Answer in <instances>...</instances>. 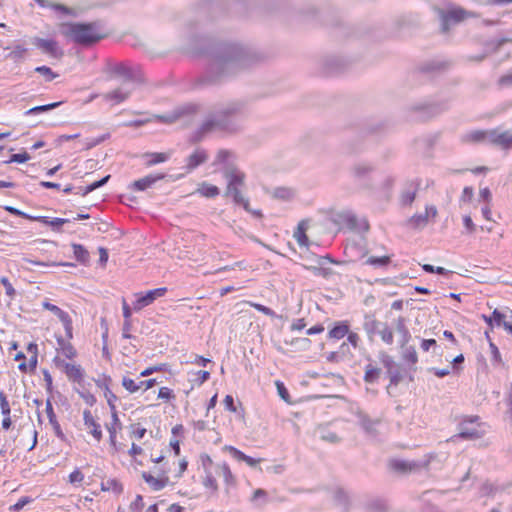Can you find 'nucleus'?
I'll list each match as a JSON object with an SVG mask.
<instances>
[{
	"mask_svg": "<svg viewBox=\"0 0 512 512\" xmlns=\"http://www.w3.org/2000/svg\"><path fill=\"white\" fill-rule=\"evenodd\" d=\"M218 470L220 474L224 477V481L226 482L227 485H232L235 483V478L228 464L223 463L222 465L218 466Z\"/></svg>",
	"mask_w": 512,
	"mask_h": 512,
	"instance_id": "nucleus-44",
	"label": "nucleus"
},
{
	"mask_svg": "<svg viewBox=\"0 0 512 512\" xmlns=\"http://www.w3.org/2000/svg\"><path fill=\"white\" fill-rule=\"evenodd\" d=\"M72 248L76 260L85 264L89 259V252L81 244H72Z\"/></svg>",
	"mask_w": 512,
	"mask_h": 512,
	"instance_id": "nucleus-39",
	"label": "nucleus"
},
{
	"mask_svg": "<svg viewBox=\"0 0 512 512\" xmlns=\"http://www.w3.org/2000/svg\"><path fill=\"white\" fill-rule=\"evenodd\" d=\"M130 94V91H124L121 88H117L111 92L103 94V100L109 103L110 106H114L126 101Z\"/></svg>",
	"mask_w": 512,
	"mask_h": 512,
	"instance_id": "nucleus-14",
	"label": "nucleus"
},
{
	"mask_svg": "<svg viewBox=\"0 0 512 512\" xmlns=\"http://www.w3.org/2000/svg\"><path fill=\"white\" fill-rule=\"evenodd\" d=\"M65 373L69 380L75 384L84 382L83 371L80 365L65 364Z\"/></svg>",
	"mask_w": 512,
	"mask_h": 512,
	"instance_id": "nucleus-22",
	"label": "nucleus"
},
{
	"mask_svg": "<svg viewBox=\"0 0 512 512\" xmlns=\"http://www.w3.org/2000/svg\"><path fill=\"white\" fill-rule=\"evenodd\" d=\"M320 438L323 441L329 442V443H338L340 441V438L335 432L332 431H321Z\"/></svg>",
	"mask_w": 512,
	"mask_h": 512,
	"instance_id": "nucleus-59",
	"label": "nucleus"
},
{
	"mask_svg": "<svg viewBox=\"0 0 512 512\" xmlns=\"http://www.w3.org/2000/svg\"><path fill=\"white\" fill-rule=\"evenodd\" d=\"M396 331L401 335L400 346L408 344L411 339V334L406 327V320L402 316L396 320Z\"/></svg>",
	"mask_w": 512,
	"mask_h": 512,
	"instance_id": "nucleus-26",
	"label": "nucleus"
},
{
	"mask_svg": "<svg viewBox=\"0 0 512 512\" xmlns=\"http://www.w3.org/2000/svg\"><path fill=\"white\" fill-rule=\"evenodd\" d=\"M207 66L199 81L204 85H218L235 77L258 62L250 48L234 42L211 44L206 50Z\"/></svg>",
	"mask_w": 512,
	"mask_h": 512,
	"instance_id": "nucleus-1",
	"label": "nucleus"
},
{
	"mask_svg": "<svg viewBox=\"0 0 512 512\" xmlns=\"http://www.w3.org/2000/svg\"><path fill=\"white\" fill-rule=\"evenodd\" d=\"M491 315H492L493 324L498 327H500V326L504 327V324H510L509 322L505 321V314L500 312L498 309H495Z\"/></svg>",
	"mask_w": 512,
	"mask_h": 512,
	"instance_id": "nucleus-55",
	"label": "nucleus"
},
{
	"mask_svg": "<svg viewBox=\"0 0 512 512\" xmlns=\"http://www.w3.org/2000/svg\"><path fill=\"white\" fill-rule=\"evenodd\" d=\"M102 491H112L115 495L123 492V486L117 479H107L101 482Z\"/></svg>",
	"mask_w": 512,
	"mask_h": 512,
	"instance_id": "nucleus-31",
	"label": "nucleus"
},
{
	"mask_svg": "<svg viewBox=\"0 0 512 512\" xmlns=\"http://www.w3.org/2000/svg\"><path fill=\"white\" fill-rule=\"evenodd\" d=\"M147 157L150 158L148 160V165L162 163L168 159V155L166 153H149L147 154Z\"/></svg>",
	"mask_w": 512,
	"mask_h": 512,
	"instance_id": "nucleus-51",
	"label": "nucleus"
},
{
	"mask_svg": "<svg viewBox=\"0 0 512 512\" xmlns=\"http://www.w3.org/2000/svg\"><path fill=\"white\" fill-rule=\"evenodd\" d=\"M381 362L384 365V367L387 369V371H391L395 369V362L391 356H389L386 353L381 354Z\"/></svg>",
	"mask_w": 512,
	"mask_h": 512,
	"instance_id": "nucleus-63",
	"label": "nucleus"
},
{
	"mask_svg": "<svg viewBox=\"0 0 512 512\" xmlns=\"http://www.w3.org/2000/svg\"><path fill=\"white\" fill-rule=\"evenodd\" d=\"M32 499L28 496L21 497L14 505L10 507V511H20L26 506L27 504L31 503Z\"/></svg>",
	"mask_w": 512,
	"mask_h": 512,
	"instance_id": "nucleus-60",
	"label": "nucleus"
},
{
	"mask_svg": "<svg viewBox=\"0 0 512 512\" xmlns=\"http://www.w3.org/2000/svg\"><path fill=\"white\" fill-rule=\"evenodd\" d=\"M0 283L4 286L6 295L13 299L16 295V291L10 283L9 279L7 277H1Z\"/></svg>",
	"mask_w": 512,
	"mask_h": 512,
	"instance_id": "nucleus-57",
	"label": "nucleus"
},
{
	"mask_svg": "<svg viewBox=\"0 0 512 512\" xmlns=\"http://www.w3.org/2000/svg\"><path fill=\"white\" fill-rule=\"evenodd\" d=\"M30 158H31L30 155L26 151H23L22 153L12 154L10 156V159L4 161L3 163L4 164H9V163H12V162H14V163H25L28 160H30Z\"/></svg>",
	"mask_w": 512,
	"mask_h": 512,
	"instance_id": "nucleus-49",
	"label": "nucleus"
},
{
	"mask_svg": "<svg viewBox=\"0 0 512 512\" xmlns=\"http://www.w3.org/2000/svg\"><path fill=\"white\" fill-rule=\"evenodd\" d=\"M46 413H47V417L49 419V423L53 427L55 435L59 439L64 441L65 440V435H64V433H63V431H62V429L60 427L59 422L56 419V415H55V412H54V409H53V406H52V403H51L50 399L46 400Z\"/></svg>",
	"mask_w": 512,
	"mask_h": 512,
	"instance_id": "nucleus-18",
	"label": "nucleus"
},
{
	"mask_svg": "<svg viewBox=\"0 0 512 512\" xmlns=\"http://www.w3.org/2000/svg\"><path fill=\"white\" fill-rule=\"evenodd\" d=\"M436 12L443 33H447L451 26L461 23L470 15V12L462 7H453L451 9L437 8Z\"/></svg>",
	"mask_w": 512,
	"mask_h": 512,
	"instance_id": "nucleus-6",
	"label": "nucleus"
},
{
	"mask_svg": "<svg viewBox=\"0 0 512 512\" xmlns=\"http://www.w3.org/2000/svg\"><path fill=\"white\" fill-rule=\"evenodd\" d=\"M250 502L258 508L265 506L269 502L267 491L261 488L256 489L250 498Z\"/></svg>",
	"mask_w": 512,
	"mask_h": 512,
	"instance_id": "nucleus-28",
	"label": "nucleus"
},
{
	"mask_svg": "<svg viewBox=\"0 0 512 512\" xmlns=\"http://www.w3.org/2000/svg\"><path fill=\"white\" fill-rule=\"evenodd\" d=\"M390 263H391L390 256H382V257L371 256L365 262V264H367V265L380 266V267H386Z\"/></svg>",
	"mask_w": 512,
	"mask_h": 512,
	"instance_id": "nucleus-42",
	"label": "nucleus"
},
{
	"mask_svg": "<svg viewBox=\"0 0 512 512\" xmlns=\"http://www.w3.org/2000/svg\"><path fill=\"white\" fill-rule=\"evenodd\" d=\"M326 72L328 74H333L341 71V62L337 58L327 59L325 62Z\"/></svg>",
	"mask_w": 512,
	"mask_h": 512,
	"instance_id": "nucleus-46",
	"label": "nucleus"
},
{
	"mask_svg": "<svg viewBox=\"0 0 512 512\" xmlns=\"http://www.w3.org/2000/svg\"><path fill=\"white\" fill-rule=\"evenodd\" d=\"M142 477L145 480V482L148 483L154 491H159V490L163 489L169 481L168 477L158 479L147 472H143Z\"/></svg>",
	"mask_w": 512,
	"mask_h": 512,
	"instance_id": "nucleus-27",
	"label": "nucleus"
},
{
	"mask_svg": "<svg viewBox=\"0 0 512 512\" xmlns=\"http://www.w3.org/2000/svg\"><path fill=\"white\" fill-rule=\"evenodd\" d=\"M427 223H428V217H427V214H425V213L413 215L409 219V224L413 228L424 227V226H426Z\"/></svg>",
	"mask_w": 512,
	"mask_h": 512,
	"instance_id": "nucleus-43",
	"label": "nucleus"
},
{
	"mask_svg": "<svg viewBox=\"0 0 512 512\" xmlns=\"http://www.w3.org/2000/svg\"><path fill=\"white\" fill-rule=\"evenodd\" d=\"M380 325L381 323L375 319L374 315H365L363 327L370 337L378 332Z\"/></svg>",
	"mask_w": 512,
	"mask_h": 512,
	"instance_id": "nucleus-30",
	"label": "nucleus"
},
{
	"mask_svg": "<svg viewBox=\"0 0 512 512\" xmlns=\"http://www.w3.org/2000/svg\"><path fill=\"white\" fill-rule=\"evenodd\" d=\"M32 43L38 49H41L44 53H47L54 58L60 59L63 56V51L59 48L58 43L53 39L34 37Z\"/></svg>",
	"mask_w": 512,
	"mask_h": 512,
	"instance_id": "nucleus-8",
	"label": "nucleus"
},
{
	"mask_svg": "<svg viewBox=\"0 0 512 512\" xmlns=\"http://www.w3.org/2000/svg\"><path fill=\"white\" fill-rule=\"evenodd\" d=\"M474 420L460 424L458 436L466 440H474L482 437V433L475 427H472Z\"/></svg>",
	"mask_w": 512,
	"mask_h": 512,
	"instance_id": "nucleus-16",
	"label": "nucleus"
},
{
	"mask_svg": "<svg viewBox=\"0 0 512 512\" xmlns=\"http://www.w3.org/2000/svg\"><path fill=\"white\" fill-rule=\"evenodd\" d=\"M58 27L63 37L78 46L91 47L96 44L95 22H62Z\"/></svg>",
	"mask_w": 512,
	"mask_h": 512,
	"instance_id": "nucleus-3",
	"label": "nucleus"
},
{
	"mask_svg": "<svg viewBox=\"0 0 512 512\" xmlns=\"http://www.w3.org/2000/svg\"><path fill=\"white\" fill-rule=\"evenodd\" d=\"M306 230H307L306 221H301L298 224L297 230L294 232V237L296 238V240L300 246L307 247L309 244V239H308V236L306 235Z\"/></svg>",
	"mask_w": 512,
	"mask_h": 512,
	"instance_id": "nucleus-32",
	"label": "nucleus"
},
{
	"mask_svg": "<svg viewBox=\"0 0 512 512\" xmlns=\"http://www.w3.org/2000/svg\"><path fill=\"white\" fill-rule=\"evenodd\" d=\"M349 333V326L344 322L337 323L330 331L329 337L335 339H341Z\"/></svg>",
	"mask_w": 512,
	"mask_h": 512,
	"instance_id": "nucleus-36",
	"label": "nucleus"
},
{
	"mask_svg": "<svg viewBox=\"0 0 512 512\" xmlns=\"http://www.w3.org/2000/svg\"><path fill=\"white\" fill-rule=\"evenodd\" d=\"M350 171L356 181H366L374 171V166L368 162H358L351 167Z\"/></svg>",
	"mask_w": 512,
	"mask_h": 512,
	"instance_id": "nucleus-12",
	"label": "nucleus"
},
{
	"mask_svg": "<svg viewBox=\"0 0 512 512\" xmlns=\"http://www.w3.org/2000/svg\"><path fill=\"white\" fill-rule=\"evenodd\" d=\"M84 425L89 429V433L96 438V420L91 411L86 409L83 412Z\"/></svg>",
	"mask_w": 512,
	"mask_h": 512,
	"instance_id": "nucleus-40",
	"label": "nucleus"
},
{
	"mask_svg": "<svg viewBox=\"0 0 512 512\" xmlns=\"http://www.w3.org/2000/svg\"><path fill=\"white\" fill-rule=\"evenodd\" d=\"M390 466L393 470L400 473L411 472L420 467V465L416 462H409L404 460H393L391 461Z\"/></svg>",
	"mask_w": 512,
	"mask_h": 512,
	"instance_id": "nucleus-23",
	"label": "nucleus"
},
{
	"mask_svg": "<svg viewBox=\"0 0 512 512\" xmlns=\"http://www.w3.org/2000/svg\"><path fill=\"white\" fill-rule=\"evenodd\" d=\"M381 374V369L372 366L371 364L366 365L364 381L369 384H373L378 381Z\"/></svg>",
	"mask_w": 512,
	"mask_h": 512,
	"instance_id": "nucleus-35",
	"label": "nucleus"
},
{
	"mask_svg": "<svg viewBox=\"0 0 512 512\" xmlns=\"http://www.w3.org/2000/svg\"><path fill=\"white\" fill-rule=\"evenodd\" d=\"M74 389L87 405L92 406L96 401L94 395L86 387L85 381L77 383Z\"/></svg>",
	"mask_w": 512,
	"mask_h": 512,
	"instance_id": "nucleus-29",
	"label": "nucleus"
},
{
	"mask_svg": "<svg viewBox=\"0 0 512 512\" xmlns=\"http://www.w3.org/2000/svg\"><path fill=\"white\" fill-rule=\"evenodd\" d=\"M368 512H387V505L383 500H373L367 504Z\"/></svg>",
	"mask_w": 512,
	"mask_h": 512,
	"instance_id": "nucleus-45",
	"label": "nucleus"
},
{
	"mask_svg": "<svg viewBox=\"0 0 512 512\" xmlns=\"http://www.w3.org/2000/svg\"><path fill=\"white\" fill-rule=\"evenodd\" d=\"M305 269L310 270L315 276H321L323 278H329L333 274L331 268H325L323 266H304Z\"/></svg>",
	"mask_w": 512,
	"mask_h": 512,
	"instance_id": "nucleus-41",
	"label": "nucleus"
},
{
	"mask_svg": "<svg viewBox=\"0 0 512 512\" xmlns=\"http://www.w3.org/2000/svg\"><path fill=\"white\" fill-rule=\"evenodd\" d=\"M449 109L448 100L437 102H421L410 106V119L414 121H427Z\"/></svg>",
	"mask_w": 512,
	"mask_h": 512,
	"instance_id": "nucleus-5",
	"label": "nucleus"
},
{
	"mask_svg": "<svg viewBox=\"0 0 512 512\" xmlns=\"http://www.w3.org/2000/svg\"><path fill=\"white\" fill-rule=\"evenodd\" d=\"M35 72L45 76L46 81L48 82L58 77V74L53 72L48 66H38L35 68Z\"/></svg>",
	"mask_w": 512,
	"mask_h": 512,
	"instance_id": "nucleus-48",
	"label": "nucleus"
},
{
	"mask_svg": "<svg viewBox=\"0 0 512 512\" xmlns=\"http://www.w3.org/2000/svg\"><path fill=\"white\" fill-rule=\"evenodd\" d=\"M60 321L63 323L66 337L68 339H72L73 338V332H72L73 327H72V320H71L70 316L67 314L62 319H60Z\"/></svg>",
	"mask_w": 512,
	"mask_h": 512,
	"instance_id": "nucleus-56",
	"label": "nucleus"
},
{
	"mask_svg": "<svg viewBox=\"0 0 512 512\" xmlns=\"http://www.w3.org/2000/svg\"><path fill=\"white\" fill-rule=\"evenodd\" d=\"M207 160V152L204 149L198 148L190 156L187 157L185 168L188 172H191L198 166L204 164Z\"/></svg>",
	"mask_w": 512,
	"mask_h": 512,
	"instance_id": "nucleus-13",
	"label": "nucleus"
},
{
	"mask_svg": "<svg viewBox=\"0 0 512 512\" xmlns=\"http://www.w3.org/2000/svg\"><path fill=\"white\" fill-rule=\"evenodd\" d=\"M0 408L3 416H8L11 413V408L5 393L0 390Z\"/></svg>",
	"mask_w": 512,
	"mask_h": 512,
	"instance_id": "nucleus-52",
	"label": "nucleus"
},
{
	"mask_svg": "<svg viewBox=\"0 0 512 512\" xmlns=\"http://www.w3.org/2000/svg\"><path fill=\"white\" fill-rule=\"evenodd\" d=\"M166 291L167 288L163 287L149 290L145 294H135L136 300L133 302V309L135 311L142 310L144 307L152 304L157 298L164 296Z\"/></svg>",
	"mask_w": 512,
	"mask_h": 512,
	"instance_id": "nucleus-7",
	"label": "nucleus"
},
{
	"mask_svg": "<svg viewBox=\"0 0 512 512\" xmlns=\"http://www.w3.org/2000/svg\"><path fill=\"white\" fill-rule=\"evenodd\" d=\"M163 178V174L148 175L131 183L130 188L136 191H145L146 189L150 188L153 184H155L157 181Z\"/></svg>",
	"mask_w": 512,
	"mask_h": 512,
	"instance_id": "nucleus-15",
	"label": "nucleus"
},
{
	"mask_svg": "<svg viewBox=\"0 0 512 512\" xmlns=\"http://www.w3.org/2000/svg\"><path fill=\"white\" fill-rule=\"evenodd\" d=\"M223 176L227 180V185L243 186L245 174L240 171L234 164L227 163L223 168Z\"/></svg>",
	"mask_w": 512,
	"mask_h": 512,
	"instance_id": "nucleus-9",
	"label": "nucleus"
},
{
	"mask_svg": "<svg viewBox=\"0 0 512 512\" xmlns=\"http://www.w3.org/2000/svg\"><path fill=\"white\" fill-rule=\"evenodd\" d=\"M271 195L275 199L288 201L293 197L294 193H293L292 189H290L288 187H277V188L273 189V191L271 192Z\"/></svg>",
	"mask_w": 512,
	"mask_h": 512,
	"instance_id": "nucleus-37",
	"label": "nucleus"
},
{
	"mask_svg": "<svg viewBox=\"0 0 512 512\" xmlns=\"http://www.w3.org/2000/svg\"><path fill=\"white\" fill-rule=\"evenodd\" d=\"M226 449L231 453V455L235 459H237L239 461H244L250 467H255L260 462V459L252 458V457L244 454L242 451L238 450L237 448H235L233 446H226Z\"/></svg>",
	"mask_w": 512,
	"mask_h": 512,
	"instance_id": "nucleus-25",
	"label": "nucleus"
},
{
	"mask_svg": "<svg viewBox=\"0 0 512 512\" xmlns=\"http://www.w3.org/2000/svg\"><path fill=\"white\" fill-rule=\"evenodd\" d=\"M486 139L489 140V130H472L461 137L463 143H482Z\"/></svg>",
	"mask_w": 512,
	"mask_h": 512,
	"instance_id": "nucleus-19",
	"label": "nucleus"
},
{
	"mask_svg": "<svg viewBox=\"0 0 512 512\" xmlns=\"http://www.w3.org/2000/svg\"><path fill=\"white\" fill-rule=\"evenodd\" d=\"M387 375L390 379V385H398L402 381V374L398 369L387 371Z\"/></svg>",
	"mask_w": 512,
	"mask_h": 512,
	"instance_id": "nucleus-61",
	"label": "nucleus"
},
{
	"mask_svg": "<svg viewBox=\"0 0 512 512\" xmlns=\"http://www.w3.org/2000/svg\"><path fill=\"white\" fill-rule=\"evenodd\" d=\"M202 196L207 198H213L220 194V190L217 186L208 183H203L197 190Z\"/></svg>",
	"mask_w": 512,
	"mask_h": 512,
	"instance_id": "nucleus-38",
	"label": "nucleus"
},
{
	"mask_svg": "<svg viewBox=\"0 0 512 512\" xmlns=\"http://www.w3.org/2000/svg\"><path fill=\"white\" fill-rule=\"evenodd\" d=\"M489 142L508 150L512 148V134L509 131L498 133L496 129L489 130Z\"/></svg>",
	"mask_w": 512,
	"mask_h": 512,
	"instance_id": "nucleus-11",
	"label": "nucleus"
},
{
	"mask_svg": "<svg viewBox=\"0 0 512 512\" xmlns=\"http://www.w3.org/2000/svg\"><path fill=\"white\" fill-rule=\"evenodd\" d=\"M62 104H63V101H58V102H53V103H49V104H45V105L35 106V107H32V108L28 109L27 111H25L24 114L25 115H36L39 113L48 112V111H51V110L59 107Z\"/></svg>",
	"mask_w": 512,
	"mask_h": 512,
	"instance_id": "nucleus-33",
	"label": "nucleus"
},
{
	"mask_svg": "<svg viewBox=\"0 0 512 512\" xmlns=\"http://www.w3.org/2000/svg\"><path fill=\"white\" fill-rule=\"evenodd\" d=\"M232 156V152L229 151V150H226V149H221L218 151L217 155H216V159L214 161V165H217V164H227L229 163L228 162V159Z\"/></svg>",
	"mask_w": 512,
	"mask_h": 512,
	"instance_id": "nucleus-50",
	"label": "nucleus"
},
{
	"mask_svg": "<svg viewBox=\"0 0 512 512\" xmlns=\"http://www.w3.org/2000/svg\"><path fill=\"white\" fill-rule=\"evenodd\" d=\"M122 386L130 393H135L141 388V385H139V383L136 384L134 380L128 377H123Z\"/></svg>",
	"mask_w": 512,
	"mask_h": 512,
	"instance_id": "nucleus-53",
	"label": "nucleus"
},
{
	"mask_svg": "<svg viewBox=\"0 0 512 512\" xmlns=\"http://www.w3.org/2000/svg\"><path fill=\"white\" fill-rule=\"evenodd\" d=\"M43 307L45 309L51 311L52 313H54L56 316H58L59 319H62L65 315L68 314L65 311H63L61 308H59L58 306L51 304L49 302H44Z\"/></svg>",
	"mask_w": 512,
	"mask_h": 512,
	"instance_id": "nucleus-58",
	"label": "nucleus"
},
{
	"mask_svg": "<svg viewBox=\"0 0 512 512\" xmlns=\"http://www.w3.org/2000/svg\"><path fill=\"white\" fill-rule=\"evenodd\" d=\"M239 187L240 186L227 185L225 195L232 196L233 201L236 204L241 205L245 209V211H250L249 201L242 196Z\"/></svg>",
	"mask_w": 512,
	"mask_h": 512,
	"instance_id": "nucleus-21",
	"label": "nucleus"
},
{
	"mask_svg": "<svg viewBox=\"0 0 512 512\" xmlns=\"http://www.w3.org/2000/svg\"><path fill=\"white\" fill-rule=\"evenodd\" d=\"M420 183L421 181L420 180H415V181H411L409 183V186L412 188L411 190H405L402 192V195H401V202L403 205H411L414 200H415V197H416V192L420 186Z\"/></svg>",
	"mask_w": 512,
	"mask_h": 512,
	"instance_id": "nucleus-24",
	"label": "nucleus"
},
{
	"mask_svg": "<svg viewBox=\"0 0 512 512\" xmlns=\"http://www.w3.org/2000/svg\"><path fill=\"white\" fill-rule=\"evenodd\" d=\"M498 85L500 87H510L512 86V72H509L505 75H502L498 80Z\"/></svg>",
	"mask_w": 512,
	"mask_h": 512,
	"instance_id": "nucleus-64",
	"label": "nucleus"
},
{
	"mask_svg": "<svg viewBox=\"0 0 512 512\" xmlns=\"http://www.w3.org/2000/svg\"><path fill=\"white\" fill-rule=\"evenodd\" d=\"M402 349V359L411 365H415L418 362L417 352L414 346H401Z\"/></svg>",
	"mask_w": 512,
	"mask_h": 512,
	"instance_id": "nucleus-34",
	"label": "nucleus"
},
{
	"mask_svg": "<svg viewBox=\"0 0 512 512\" xmlns=\"http://www.w3.org/2000/svg\"><path fill=\"white\" fill-rule=\"evenodd\" d=\"M70 220L69 219H65V218H54L52 220H50L49 222V226L54 230V231H57V232H60L61 231V227L66 224V223H69Z\"/></svg>",
	"mask_w": 512,
	"mask_h": 512,
	"instance_id": "nucleus-62",
	"label": "nucleus"
},
{
	"mask_svg": "<svg viewBox=\"0 0 512 512\" xmlns=\"http://www.w3.org/2000/svg\"><path fill=\"white\" fill-rule=\"evenodd\" d=\"M203 485L206 488L212 489L213 492H216L218 490L217 481H216V479L214 478V476L212 475L211 472H207L206 473V476H205V478L203 480Z\"/></svg>",
	"mask_w": 512,
	"mask_h": 512,
	"instance_id": "nucleus-54",
	"label": "nucleus"
},
{
	"mask_svg": "<svg viewBox=\"0 0 512 512\" xmlns=\"http://www.w3.org/2000/svg\"><path fill=\"white\" fill-rule=\"evenodd\" d=\"M333 501L336 506L341 507L343 511H349L351 499L349 494L343 488H336L333 492Z\"/></svg>",
	"mask_w": 512,
	"mask_h": 512,
	"instance_id": "nucleus-17",
	"label": "nucleus"
},
{
	"mask_svg": "<svg viewBox=\"0 0 512 512\" xmlns=\"http://www.w3.org/2000/svg\"><path fill=\"white\" fill-rule=\"evenodd\" d=\"M382 329L379 328L378 333L381 336V339L387 343L392 344L394 341V336L392 330L388 327L387 324H382Z\"/></svg>",
	"mask_w": 512,
	"mask_h": 512,
	"instance_id": "nucleus-47",
	"label": "nucleus"
},
{
	"mask_svg": "<svg viewBox=\"0 0 512 512\" xmlns=\"http://www.w3.org/2000/svg\"><path fill=\"white\" fill-rule=\"evenodd\" d=\"M358 423L361 428L364 430L367 436L369 437H377L378 431L377 426L380 424V419H371L367 414L360 411L357 414Z\"/></svg>",
	"mask_w": 512,
	"mask_h": 512,
	"instance_id": "nucleus-10",
	"label": "nucleus"
},
{
	"mask_svg": "<svg viewBox=\"0 0 512 512\" xmlns=\"http://www.w3.org/2000/svg\"><path fill=\"white\" fill-rule=\"evenodd\" d=\"M34 1L41 7H49L57 12L65 14V15H69V16H73V17H77V15H78L75 9L70 8L64 4L52 3L47 0H34Z\"/></svg>",
	"mask_w": 512,
	"mask_h": 512,
	"instance_id": "nucleus-20",
	"label": "nucleus"
},
{
	"mask_svg": "<svg viewBox=\"0 0 512 512\" xmlns=\"http://www.w3.org/2000/svg\"><path fill=\"white\" fill-rule=\"evenodd\" d=\"M246 112V103L235 100L215 106L206 115L201 126L191 136V142L197 143L212 132L235 134L241 130L239 119Z\"/></svg>",
	"mask_w": 512,
	"mask_h": 512,
	"instance_id": "nucleus-2",
	"label": "nucleus"
},
{
	"mask_svg": "<svg viewBox=\"0 0 512 512\" xmlns=\"http://www.w3.org/2000/svg\"><path fill=\"white\" fill-rule=\"evenodd\" d=\"M102 74L106 80L120 79L124 82L144 83V75L137 65L128 62H119L106 59L102 67Z\"/></svg>",
	"mask_w": 512,
	"mask_h": 512,
	"instance_id": "nucleus-4",
	"label": "nucleus"
}]
</instances>
